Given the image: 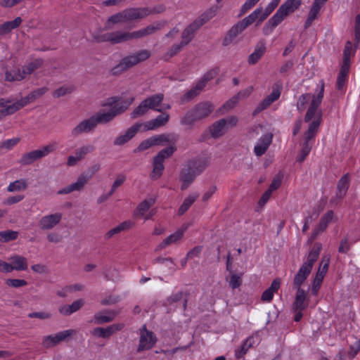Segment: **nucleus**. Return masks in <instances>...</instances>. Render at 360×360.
<instances>
[{
  "label": "nucleus",
  "mask_w": 360,
  "mask_h": 360,
  "mask_svg": "<svg viewBox=\"0 0 360 360\" xmlns=\"http://www.w3.org/2000/svg\"><path fill=\"white\" fill-rule=\"evenodd\" d=\"M322 245L315 243L309 251L306 262L300 266L293 278V287L297 290L295 301L292 306V310H304L309 304L305 291L301 288V285L310 274L314 262L317 260Z\"/></svg>",
  "instance_id": "1"
},
{
  "label": "nucleus",
  "mask_w": 360,
  "mask_h": 360,
  "mask_svg": "<svg viewBox=\"0 0 360 360\" xmlns=\"http://www.w3.org/2000/svg\"><path fill=\"white\" fill-rule=\"evenodd\" d=\"M214 106L210 101H201L190 109L181 119V124L191 125L208 117Z\"/></svg>",
  "instance_id": "2"
},
{
  "label": "nucleus",
  "mask_w": 360,
  "mask_h": 360,
  "mask_svg": "<svg viewBox=\"0 0 360 360\" xmlns=\"http://www.w3.org/2000/svg\"><path fill=\"white\" fill-rule=\"evenodd\" d=\"M301 4V0H287L271 17L263 28L264 34H268L288 14L293 13Z\"/></svg>",
  "instance_id": "3"
},
{
  "label": "nucleus",
  "mask_w": 360,
  "mask_h": 360,
  "mask_svg": "<svg viewBox=\"0 0 360 360\" xmlns=\"http://www.w3.org/2000/svg\"><path fill=\"white\" fill-rule=\"evenodd\" d=\"M150 56V53L146 49L141 50L134 54L125 56L117 65L112 68L111 73L112 75H120L136 65L146 60Z\"/></svg>",
  "instance_id": "4"
},
{
  "label": "nucleus",
  "mask_w": 360,
  "mask_h": 360,
  "mask_svg": "<svg viewBox=\"0 0 360 360\" xmlns=\"http://www.w3.org/2000/svg\"><path fill=\"white\" fill-rule=\"evenodd\" d=\"M134 21H141L138 7L128 8L110 16L106 21L105 28L110 30L114 25L125 24Z\"/></svg>",
  "instance_id": "5"
},
{
  "label": "nucleus",
  "mask_w": 360,
  "mask_h": 360,
  "mask_svg": "<svg viewBox=\"0 0 360 360\" xmlns=\"http://www.w3.org/2000/svg\"><path fill=\"white\" fill-rule=\"evenodd\" d=\"M129 104H117L109 110H101L92 115L96 124H107L111 122L116 116L124 112L129 107Z\"/></svg>",
  "instance_id": "6"
},
{
  "label": "nucleus",
  "mask_w": 360,
  "mask_h": 360,
  "mask_svg": "<svg viewBox=\"0 0 360 360\" xmlns=\"http://www.w3.org/2000/svg\"><path fill=\"white\" fill-rule=\"evenodd\" d=\"M56 150V143L49 144L24 155V165H31L34 162L47 156Z\"/></svg>",
  "instance_id": "7"
},
{
  "label": "nucleus",
  "mask_w": 360,
  "mask_h": 360,
  "mask_svg": "<svg viewBox=\"0 0 360 360\" xmlns=\"http://www.w3.org/2000/svg\"><path fill=\"white\" fill-rule=\"evenodd\" d=\"M77 334V330L69 329L61 331L55 335H48L44 338L42 345L46 348L54 347L62 341L65 340L68 338Z\"/></svg>",
  "instance_id": "8"
},
{
  "label": "nucleus",
  "mask_w": 360,
  "mask_h": 360,
  "mask_svg": "<svg viewBox=\"0 0 360 360\" xmlns=\"http://www.w3.org/2000/svg\"><path fill=\"white\" fill-rule=\"evenodd\" d=\"M156 341L157 339L154 333L152 331L148 330L146 326H143L140 332V340L137 352H140L151 349L155 345Z\"/></svg>",
  "instance_id": "9"
},
{
  "label": "nucleus",
  "mask_w": 360,
  "mask_h": 360,
  "mask_svg": "<svg viewBox=\"0 0 360 360\" xmlns=\"http://www.w3.org/2000/svg\"><path fill=\"white\" fill-rule=\"evenodd\" d=\"M164 23H162L160 22H156L154 24L149 25L142 29L133 31L131 32H129V39L130 41L133 39H139L144 38L147 36L155 33L158 30L162 29L164 27Z\"/></svg>",
  "instance_id": "10"
},
{
  "label": "nucleus",
  "mask_w": 360,
  "mask_h": 360,
  "mask_svg": "<svg viewBox=\"0 0 360 360\" xmlns=\"http://www.w3.org/2000/svg\"><path fill=\"white\" fill-rule=\"evenodd\" d=\"M164 95L162 94H158L144 99V101L149 109L163 112L171 108L170 105L162 103Z\"/></svg>",
  "instance_id": "11"
},
{
  "label": "nucleus",
  "mask_w": 360,
  "mask_h": 360,
  "mask_svg": "<svg viewBox=\"0 0 360 360\" xmlns=\"http://www.w3.org/2000/svg\"><path fill=\"white\" fill-rule=\"evenodd\" d=\"M62 217L63 214L60 212L45 215L39 221V227L43 231L51 230L60 222Z\"/></svg>",
  "instance_id": "12"
},
{
  "label": "nucleus",
  "mask_w": 360,
  "mask_h": 360,
  "mask_svg": "<svg viewBox=\"0 0 360 360\" xmlns=\"http://www.w3.org/2000/svg\"><path fill=\"white\" fill-rule=\"evenodd\" d=\"M96 127V124L94 120L93 117H90L88 119L83 120L79 122L74 128L71 130V135L73 137H77L82 134H88L92 131Z\"/></svg>",
  "instance_id": "13"
},
{
  "label": "nucleus",
  "mask_w": 360,
  "mask_h": 360,
  "mask_svg": "<svg viewBox=\"0 0 360 360\" xmlns=\"http://www.w3.org/2000/svg\"><path fill=\"white\" fill-rule=\"evenodd\" d=\"M91 176L87 177L84 174H81L78 176L76 182L59 190L57 193L58 195H64L70 193L73 191H80L84 188V186L87 184Z\"/></svg>",
  "instance_id": "14"
},
{
  "label": "nucleus",
  "mask_w": 360,
  "mask_h": 360,
  "mask_svg": "<svg viewBox=\"0 0 360 360\" xmlns=\"http://www.w3.org/2000/svg\"><path fill=\"white\" fill-rule=\"evenodd\" d=\"M124 328L123 323L112 324L108 326L106 328L98 327L95 328L92 331L91 334L96 337H101L103 338H108L114 333L121 330Z\"/></svg>",
  "instance_id": "15"
},
{
  "label": "nucleus",
  "mask_w": 360,
  "mask_h": 360,
  "mask_svg": "<svg viewBox=\"0 0 360 360\" xmlns=\"http://www.w3.org/2000/svg\"><path fill=\"white\" fill-rule=\"evenodd\" d=\"M197 174L188 165L180 172L179 180L181 182V189L184 191L194 181Z\"/></svg>",
  "instance_id": "16"
},
{
  "label": "nucleus",
  "mask_w": 360,
  "mask_h": 360,
  "mask_svg": "<svg viewBox=\"0 0 360 360\" xmlns=\"http://www.w3.org/2000/svg\"><path fill=\"white\" fill-rule=\"evenodd\" d=\"M349 186V174H346L338 181L335 196L330 200V203H335L336 200L342 199L346 195Z\"/></svg>",
  "instance_id": "17"
},
{
  "label": "nucleus",
  "mask_w": 360,
  "mask_h": 360,
  "mask_svg": "<svg viewBox=\"0 0 360 360\" xmlns=\"http://www.w3.org/2000/svg\"><path fill=\"white\" fill-rule=\"evenodd\" d=\"M321 124V114L318 115L317 120L312 121L309 127L308 130L304 133V143L302 146H307V147L312 148L310 141L312 140L316 136L318 129Z\"/></svg>",
  "instance_id": "18"
},
{
  "label": "nucleus",
  "mask_w": 360,
  "mask_h": 360,
  "mask_svg": "<svg viewBox=\"0 0 360 360\" xmlns=\"http://www.w3.org/2000/svg\"><path fill=\"white\" fill-rule=\"evenodd\" d=\"M141 127H142L141 123L135 124L129 128L124 134L117 137L114 141V144L115 146H122L124 144L134 136Z\"/></svg>",
  "instance_id": "19"
},
{
  "label": "nucleus",
  "mask_w": 360,
  "mask_h": 360,
  "mask_svg": "<svg viewBox=\"0 0 360 360\" xmlns=\"http://www.w3.org/2000/svg\"><path fill=\"white\" fill-rule=\"evenodd\" d=\"M272 138L273 134L271 133H267L259 140L258 143L254 148L255 153L257 156H261L265 153L272 141Z\"/></svg>",
  "instance_id": "20"
},
{
  "label": "nucleus",
  "mask_w": 360,
  "mask_h": 360,
  "mask_svg": "<svg viewBox=\"0 0 360 360\" xmlns=\"http://www.w3.org/2000/svg\"><path fill=\"white\" fill-rule=\"evenodd\" d=\"M200 26L194 20L191 24L187 26L181 33L182 41L181 43L186 46L194 37L195 33L199 30Z\"/></svg>",
  "instance_id": "21"
},
{
  "label": "nucleus",
  "mask_w": 360,
  "mask_h": 360,
  "mask_svg": "<svg viewBox=\"0 0 360 360\" xmlns=\"http://www.w3.org/2000/svg\"><path fill=\"white\" fill-rule=\"evenodd\" d=\"M245 30V29L243 27L240 22L233 25L225 36L222 43L223 46H227L231 44L235 38Z\"/></svg>",
  "instance_id": "22"
},
{
  "label": "nucleus",
  "mask_w": 360,
  "mask_h": 360,
  "mask_svg": "<svg viewBox=\"0 0 360 360\" xmlns=\"http://www.w3.org/2000/svg\"><path fill=\"white\" fill-rule=\"evenodd\" d=\"M84 300L79 299L74 301L71 304H64L59 307V312L64 316H70L79 310L84 305Z\"/></svg>",
  "instance_id": "23"
},
{
  "label": "nucleus",
  "mask_w": 360,
  "mask_h": 360,
  "mask_svg": "<svg viewBox=\"0 0 360 360\" xmlns=\"http://www.w3.org/2000/svg\"><path fill=\"white\" fill-rule=\"evenodd\" d=\"M266 51L265 43L263 41H259L255 46V51L248 57V63L250 65L256 64Z\"/></svg>",
  "instance_id": "24"
},
{
  "label": "nucleus",
  "mask_w": 360,
  "mask_h": 360,
  "mask_svg": "<svg viewBox=\"0 0 360 360\" xmlns=\"http://www.w3.org/2000/svg\"><path fill=\"white\" fill-rule=\"evenodd\" d=\"M281 286V279L276 278L273 281L271 286L266 289L262 295L261 300L263 302H270L272 300L274 295L276 292Z\"/></svg>",
  "instance_id": "25"
},
{
  "label": "nucleus",
  "mask_w": 360,
  "mask_h": 360,
  "mask_svg": "<svg viewBox=\"0 0 360 360\" xmlns=\"http://www.w3.org/2000/svg\"><path fill=\"white\" fill-rule=\"evenodd\" d=\"M252 90H253V87L249 86L248 88L243 90V91H240V92H238L237 94V95H236L231 99H230L229 101H227L224 104V107L227 109L233 108L238 103L240 98H245L248 97L252 92Z\"/></svg>",
  "instance_id": "26"
},
{
  "label": "nucleus",
  "mask_w": 360,
  "mask_h": 360,
  "mask_svg": "<svg viewBox=\"0 0 360 360\" xmlns=\"http://www.w3.org/2000/svg\"><path fill=\"white\" fill-rule=\"evenodd\" d=\"M227 131V127H226L224 124V121L219 120L215 122H214L210 127V132L212 137L214 139H217L223 136L225 132Z\"/></svg>",
  "instance_id": "27"
},
{
  "label": "nucleus",
  "mask_w": 360,
  "mask_h": 360,
  "mask_svg": "<svg viewBox=\"0 0 360 360\" xmlns=\"http://www.w3.org/2000/svg\"><path fill=\"white\" fill-rule=\"evenodd\" d=\"M141 20L146 18L150 15L162 13L165 11L166 8L164 5L160 4L150 8L148 7H138Z\"/></svg>",
  "instance_id": "28"
},
{
  "label": "nucleus",
  "mask_w": 360,
  "mask_h": 360,
  "mask_svg": "<svg viewBox=\"0 0 360 360\" xmlns=\"http://www.w3.org/2000/svg\"><path fill=\"white\" fill-rule=\"evenodd\" d=\"M155 204V199H146L139 204L136 209L134 212L135 218L142 217L145 213Z\"/></svg>",
  "instance_id": "29"
},
{
  "label": "nucleus",
  "mask_w": 360,
  "mask_h": 360,
  "mask_svg": "<svg viewBox=\"0 0 360 360\" xmlns=\"http://www.w3.org/2000/svg\"><path fill=\"white\" fill-rule=\"evenodd\" d=\"M185 230H186V229H179V230L176 231L175 233L169 236L160 244H159V245L158 246V249L162 250L172 243H176L178 240H179L182 238Z\"/></svg>",
  "instance_id": "30"
},
{
  "label": "nucleus",
  "mask_w": 360,
  "mask_h": 360,
  "mask_svg": "<svg viewBox=\"0 0 360 360\" xmlns=\"http://www.w3.org/2000/svg\"><path fill=\"white\" fill-rule=\"evenodd\" d=\"M134 226V223L131 221H125L120 224L116 227L110 229L105 234V238L108 240L113 237L115 234L120 233L121 231H127L131 229Z\"/></svg>",
  "instance_id": "31"
},
{
  "label": "nucleus",
  "mask_w": 360,
  "mask_h": 360,
  "mask_svg": "<svg viewBox=\"0 0 360 360\" xmlns=\"http://www.w3.org/2000/svg\"><path fill=\"white\" fill-rule=\"evenodd\" d=\"M204 87L202 86V84L198 82L193 88L188 91L182 96L181 98V102L184 103L192 101L196 96L200 95Z\"/></svg>",
  "instance_id": "32"
},
{
  "label": "nucleus",
  "mask_w": 360,
  "mask_h": 360,
  "mask_svg": "<svg viewBox=\"0 0 360 360\" xmlns=\"http://www.w3.org/2000/svg\"><path fill=\"white\" fill-rule=\"evenodd\" d=\"M22 22L20 17L16 18L14 20L7 21L0 25V35L9 33L12 30L18 27Z\"/></svg>",
  "instance_id": "33"
},
{
  "label": "nucleus",
  "mask_w": 360,
  "mask_h": 360,
  "mask_svg": "<svg viewBox=\"0 0 360 360\" xmlns=\"http://www.w3.org/2000/svg\"><path fill=\"white\" fill-rule=\"evenodd\" d=\"M44 65V60L41 58H34L27 62L25 68L24 69L25 75H31L36 70H38Z\"/></svg>",
  "instance_id": "34"
},
{
  "label": "nucleus",
  "mask_w": 360,
  "mask_h": 360,
  "mask_svg": "<svg viewBox=\"0 0 360 360\" xmlns=\"http://www.w3.org/2000/svg\"><path fill=\"white\" fill-rule=\"evenodd\" d=\"M129 41V32L115 31L111 32V44H117Z\"/></svg>",
  "instance_id": "35"
},
{
  "label": "nucleus",
  "mask_w": 360,
  "mask_h": 360,
  "mask_svg": "<svg viewBox=\"0 0 360 360\" xmlns=\"http://www.w3.org/2000/svg\"><path fill=\"white\" fill-rule=\"evenodd\" d=\"M48 88L41 87L34 90L26 97H24V105L34 101L36 99L42 96L46 91Z\"/></svg>",
  "instance_id": "36"
},
{
  "label": "nucleus",
  "mask_w": 360,
  "mask_h": 360,
  "mask_svg": "<svg viewBox=\"0 0 360 360\" xmlns=\"http://www.w3.org/2000/svg\"><path fill=\"white\" fill-rule=\"evenodd\" d=\"M262 11V8L259 7L257 8L254 12L250 14L248 16L243 18L242 20L239 21L240 23L243 25V27L245 29L249 25H252L254 22L257 20L259 18V15Z\"/></svg>",
  "instance_id": "37"
},
{
  "label": "nucleus",
  "mask_w": 360,
  "mask_h": 360,
  "mask_svg": "<svg viewBox=\"0 0 360 360\" xmlns=\"http://www.w3.org/2000/svg\"><path fill=\"white\" fill-rule=\"evenodd\" d=\"M22 106L20 101L13 103L12 105H8L7 108L0 110V120L8 115H12L20 110Z\"/></svg>",
  "instance_id": "38"
},
{
  "label": "nucleus",
  "mask_w": 360,
  "mask_h": 360,
  "mask_svg": "<svg viewBox=\"0 0 360 360\" xmlns=\"http://www.w3.org/2000/svg\"><path fill=\"white\" fill-rule=\"evenodd\" d=\"M188 165L194 172H195L196 174L198 175L207 167L209 165V161L207 160L191 161L189 162Z\"/></svg>",
  "instance_id": "39"
},
{
  "label": "nucleus",
  "mask_w": 360,
  "mask_h": 360,
  "mask_svg": "<svg viewBox=\"0 0 360 360\" xmlns=\"http://www.w3.org/2000/svg\"><path fill=\"white\" fill-rule=\"evenodd\" d=\"M198 198V194H192L186 198L179 209L178 214L179 215L184 214Z\"/></svg>",
  "instance_id": "40"
},
{
  "label": "nucleus",
  "mask_w": 360,
  "mask_h": 360,
  "mask_svg": "<svg viewBox=\"0 0 360 360\" xmlns=\"http://www.w3.org/2000/svg\"><path fill=\"white\" fill-rule=\"evenodd\" d=\"M164 169L165 167L162 162L153 159V171L150 176V179L153 180L158 179L162 176Z\"/></svg>",
  "instance_id": "41"
},
{
  "label": "nucleus",
  "mask_w": 360,
  "mask_h": 360,
  "mask_svg": "<svg viewBox=\"0 0 360 360\" xmlns=\"http://www.w3.org/2000/svg\"><path fill=\"white\" fill-rule=\"evenodd\" d=\"M217 14V8H210L207 10L200 18L195 20L198 25L202 27L205 22L214 18Z\"/></svg>",
  "instance_id": "42"
},
{
  "label": "nucleus",
  "mask_w": 360,
  "mask_h": 360,
  "mask_svg": "<svg viewBox=\"0 0 360 360\" xmlns=\"http://www.w3.org/2000/svg\"><path fill=\"white\" fill-rule=\"evenodd\" d=\"M175 150L176 148L174 146L167 147L161 150L153 159L163 163L165 160L171 157Z\"/></svg>",
  "instance_id": "43"
},
{
  "label": "nucleus",
  "mask_w": 360,
  "mask_h": 360,
  "mask_svg": "<svg viewBox=\"0 0 360 360\" xmlns=\"http://www.w3.org/2000/svg\"><path fill=\"white\" fill-rule=\"evenodd\" d=\"M333 217V212L332 210L328 211L321 219L316 228L321 232L324 231L328 226V224L332 221Z\"/></svg>",
  "instance_id": "44"
},
{
  "label": "nucleus",
  "mask_w": 360,
  "mask_h": 360,
  "mask_svg": "<svg viewBox=\"0 0 360 360\" xmlns=\"http://www.w3.org/2000/svg\"><path fill=\"white\" fill-rule=\"evenodd\" d=\"M18 235L19 232L11 230L0 231V242L8 243L18 238Z\"/></svg>",
  "instance_id": "45"
},
{
  "label": "nucleus",
  "mask_w": 360,
  "mask_h": 360,
  "mask_svg": "<svg viewBox=\"0 0 360 360\" xmlns=\"http://www.w3.org/2000/svg\"><path fill=\"white\" fill-rule=\"evenodd\" d=\"M94 150V146L92 145H84L75 150V154L82 160L86 155Z\"/></svg>",
  "instance_id": "46"
},
{
  "label": "nucleus",
  "mask_w": 360,
  "mask_h": 360,
  "mask_svg": "<svg viewBox=\"0 0 360 360\" xmlns=\"http://www.w3.org/2000/svg\"><path fill=\"white\" fill-rule=\"evenodd\" d=\"M149 110L144 100L140 103V105L136 108L131 114V117L133 119L137 118L140 116L145 115Z\"/></svg>",
  "instance_id": "47"
},
{
  "label": "nucleus",
  "mask_w": 360,
  "mask_h": 360,
  "mask_svg": "<svg viewBox=\"0 0 360 360\" xmlns=\"http://www.w3.org/2000/svg\"><path fill=\"white\" fill-rule=\"evenodd\" d=\"M73 91H74V88L71 86H60V88L56 89L53 92V96L54 98H58L60 97L65 96L68 94H70Z\"/></svg>",
  "instance_id": "48"
},
{
  "label": "nucleus",
  "mask_w": 360,
  "mask_h": 360,
  "mask_svg": "<svg viewBox=\"0 0 360 360\" xmlns=\"http://www.w3.org/2000/svg\"><path fill=\"white\" fill-rule=\"evenodd\" d=\"M108 314H112V316L104 315L99 312L94 315V320L96 324H102L110 322L113 320L115 314L112 312H108Z\"/></svg>",
  "instance_id": "49"
},
{
  "label": "nucleus",
  "mask_w": 360,
  "mask_h": 360,
  "mask_svg": "<svg viewBox=\"0 0 360 360\" xmlns=\"http://www.w3.org/2000/svg\"><path fill=\"white\" fill-rule=\"evenodd\" d=\"M254 344L253 337L248 338L241 347V349L237 351L236 356L237 358H241Z\"/></svg>",
  "instance_id": "50"
},
{
  "label": "nucleus",
  "mask_w": 360,
  "mask_h": 360,
  "mask_svg": "<svg viewBox=\"0 0 360 360\" xmlns=\"http://www.w3.org/2000/svg\"><path fill=\"white\" fill-rule=\"evenodd\" d=\"M282 90V84L280 82H276L273 85L272 92L267 97L273 102L278 100L281 96Z\"/></svg>",
  "instance_id": "51"
},
{
  "label": "nucleus",
  "mask_w": 360,
  "mask_h": 360,
  "mask_svg": "<svg viewBox=\"0 0 360 360\" xmlns=\"http://www.w3.org/2000/svg\"><path fill=\"white\" fill-rule=\"evenodd\" d=\"M185 46L182 43L174 44L163 56L164 60H167L179 53Z\"/></svg>",
  "instance_id": "52"
},
{
  "label": "nucleus",
  "mask_w": 360,
  "mask_h": 360,
  "mask_svg": "<svg viewBox=\"0 0 360 360\" xmlns=\"http://www.w3.org/2000/svg\"><path fill=\"white\" fill-rule=\"evenodd\" d=\"M319 10L311 6L310 11L308 14V17L304 23V28L307 29L312 24L313 21L317 18L319 13Z\"/></svg>",
  "instance_id": "53"
},
{
  "label": "nucleus",
  "mask_w": 360,
  "mask_h": 360,
  "mask_svg": "<svg viewBox=\"0 0 360 360\" xmlns=\"http://www.w3.org/2000/svg\"><path fill=\"white\" fill-rule=\"evenodd\" d=\"M324 92V84L322 83L321 86V89L317 96H314L311 103L310 104V107H314L317 109L319 105L321 104L322 98L323 97Z\"/></svg>",
  "instance_id": "54"
},
{
  "label": "nucleus",
  "mask_w": 360,
  "mask_h": 360,
  "mask_svg": "<svg viewBox=\"0 0 360 360\" xmlns=\"http://www.w3.org/2000/svg\"><path fill=\"white\" fill-rule=\"evenodd\" d=\"M153 146H165L169 142V139L165 134L152 136Z\"/></svg>",
  "instance_id": "55"
},
{
  "label": "nucleus",
  "mask_w": 360,
  "mask_h": 360,
  "mask_svg": "<svg viewBox=\"0 0 360 360\" xmlns=\"http://www.w3.org/2000/svg\"><path fill=\"white\" fill-rule=\"evenodd\" d=\"M283 177V174H281V172L277 174L276 175V176L274 178L268 190H269L271 192H273L274 191L277 190L281 184Z\"/></svg>",
  "instance_id": "56"
},
{
  "label": "nucleus",
  "mask_w": 360,
  "mask_h": 360,
  "mask_svg": "<svg viewBox=\"0 0 360 360\" xmlns=\"http://www.w3.org/2000/svg\"><path fill=\"white\" fill-rule=\"evenodd\" d=\"M10 264L12 266L13 270H22V259L19 256H13L9 258Z\"/></svg>",
  "instance_id": "57"
},
{
  "label": "nucleus",
  "mask_w": 360,
  "mask_h": 360,
  "mask_svg": "<svg viewBox=\"0 0 360 360\" xmlns=\"http://www.w3.org/2000/svg\"><path fill=\"white\" fill-rule=\"evenodd\" d=\"M153 146L152 138H149L143 141L139 146L134 150V153L142 152L145 150L148 149L149 148Z\"/></svg>",
  "instance_id": "58"
},
{
  "label": "nucleus",
  "mask_w": 360,
  "mask_h": 360,
  "mask_svg": "<svg viewBox=\"0 0 360 360\" xmlns=\"http://www.w3.org/2000/svg\"><path fill=\"white\" fill-rule=\"evenodd\" d=\"M272 103V101L268 97H266L262 102H260L257 108L255 109L253 112V115H257V113L260 112L263 110L268 108L271 104Z\"/></svg>",
  "instance_id": "59"
},
{
  "label": "nucleus",
  "mask_w": 360,
  "mask_h": 360,
  "mask_svg": "<svg viewBox=\"0 0 360 360\" xmlns=\"http://www.w3.org/2000/svg\"><path fill=\"white\" fill-rule=\"evenodd\" d=\"M317 109L314 108V107H310L308 108L307 112L304 117V121L306 122H309L312 120V118H315L314 120H317L318 115L320 113L321 115V112H317Z\"/></svg>",
  "instance_id": "60"
},
{
  "label": "nucleus",
  "mask_w": 360,
  "mask_h": 360,
  "mask_svg": "<svg viewBox=\"0 0 360 360\" xmlns=\"http://www.w3.org/2000/svg\"><path fill=\"white\" fill-rule=\"evenodd\" d=\"M349 249L350 245L349 243V238L346 236L340 240L338 251L340 253H347Z\"/></svg>",
  "instance_id": "61"
},
{
  "label": "nucleus",
  "mask_w": 360,
  "mask_h": 360,
  "mask_svg": "<svg viewBox=\"0 0 360 360\" xmlns=\"http://www.w3.org/2000/svg\"><path fill=\"white\" fill-rule=\"evenodd\" d=\"M93 39L97 43L108 41L111 44V32L99 35H93Z\"/></svg>",
  "instance_id": "62"
},
{
  "label": "nucleus",
  "mask_w": 360,
  "mask_h": 360,
  "mask_svg": "<svg viewBox=\"0 0 360 360\" xmlns=\"http://www.w3.org/2000/svg\"><path fill=\"white\" fill-rule=\"evenodd\" d=\"M217 75V72L214 70H212L207 72L204 76L199 80L198 82L202 84V86L205 88L207 82L212 79L215 75Z\"/></svg>",
  "instance_id": "63"
},
{
  "label": "nucleus",
  "mask_w": 360,
  "mask_h": 360,
  "mask_svg": "<svg viewBox=\"0 0 360 360\" xmlns=\"http://www.w3.org/2000/svg\"><path fill=\"white\" fill-rule=\"evenodd\" d=\"M168 120L169 115L165 113H162L160 115H158L155 119H154L155 123L158 128L166 124Z\"/></svg>",
  "instance_id": "64"
}]
</instances>
